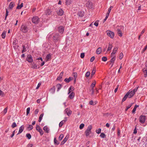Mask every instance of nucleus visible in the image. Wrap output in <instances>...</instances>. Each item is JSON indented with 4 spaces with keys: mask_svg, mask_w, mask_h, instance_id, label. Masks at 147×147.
Masks as SVG:
<instances>
[{
    "mask_svg": "<svg viewBox=\"0 0 147 147\" xmlns=\"http://www.w3.org/2000/svg\"><path fill=\"white\" fill-rule=\"evenodd\" d=\"M139 87V86L135 88L133 90H130L127 93L129 96V98H132L135 94L136 92L137 91Z\"/></svg>",
    "mask_w": 147,
    "mask_h": 147,
    "instance_id": "nucleus-1",
    "label": "nucleus"
},
{
    "mask_svg": "<svg viewBox=\"0 0 147 147\" xmlns=\"http://www.w3.org/2000/svg\"><path fill=\"white\" fill-rule=\"evenodd\" d=\"M53 38L55 42L59 41L60 38V36L58 33H53Z\"/></svg>",
    "mask_w": 147,
    "mask_h": 147,
    "instance_id": "nucleus-2",
    "label": "nucleus"
},
{
    "mask_svg": "<svg viewBox=\"0 0 147 147\" xmlns=\"http://www.w3.org/2000/svg\"><path fill=\"white\" fill-rule=\"evenodd\" d=\"M92 127L91 125H89L85 131V135L86 136H88L91 133V129Z\"/></svg>",
    "mask_w": 147,
    "mask_h": 147,
    "instance_id": "nucleus-3",
    "label": "nucleus"
},
{
    "mask_svg": "<svg viewBox=\"0 0 147 147\" xmlns=\"http://www.w3.org/2000/svg\"><path fill=\"white\" fill-rule=\"evenodd\" d=\"M20 30L23 33H26L28 31V29L26 25H22L21 26Z\"/></svg>",
    "mask_w": 147,
    "mask_h": 147,
    "instance_id": "nucleus-4",
    "label": "nucleus"
},
{
    "mask_svg": "<svg viewBox=\"0 0 147 147\" xmlns=\"http://www.w3.org/2000/svg\"><path fill=\"white\" fill-rule=\"evenodd\" d=\"M146 120V116L143 115H141L139 118L140 122L142 124L144 123Z\"/></svg>",
    "mask_w": 147,
    "mask_h": 147,
    "instance_id": "nucleus-5",
    "label": "nucleus"
},
{
    "mask_svg": "<svg viewBox=\"0 0 147 147\" xmlns=\"http://www.w3.org/2000/svg\"><path fill=\"white\" fill-rule=\"evenodd\" d=\"M39 21V19L37 16L34 17L32 19V21L35 24H38Z\"/></svg>",
    "mask_w": 147,
    "mask_h": 147,
    "instance_id": "nucleus-6",
    "label": "nucleus"
},
{
    "mask_svg": "<svg viewBox=\"0 0 147 147\" xmlns=\"http://www.w3.org/2000/svg\"><path fill=\"white\" fill-rule=\"evenodd\" d=\"M36 129L39 132L40 134L41 135H42L43 134V132L40 126L37 125L36 126Z\"/></svg>",
    "mask_w": 147,
    "mask_h": 147,
    "instance_id": "nucleus-7",
    "label": "nucleus"
},
{
    "mask_svg": "<svg viewBox=\"0 0 147 147\" xmlns=\"http://www.w3.org/2000/svg\"><path fill=\"white\" fill-rule=\"evenodd\" d=\"M107 35L111 38H113L114 36V33L113 32L110 31H107Z\"/></svg>",
    "mask_w": 147,
    "mask_h": 147,
    "instance_id": "nucleus-8",
    "label": "nucleus"
},
{
    "mask_svg": "<svg viewBox=\"0 0 147 147\" xmlns=\"http://www.w3.org/2000/svg\"><path fill=\"white\" fill-rule=\"evenodd\" d=\"M27 60L30 63H31L33 61V59L32 56L30 55H28L27 56Z\"/></svg>",
    "mask_w": 147,
    "mask_h": 147,
    "instance_id": "nucleus-9",
    "label": "nucleus"
},
{
    "mask_svg": "<svg viewBox=\"0 0 147 147\" xmlns=\"http://www.w3.org/2000/svg\"><path fill=\"white\" fill-rule=\"evenodd\" d=\"M64 112L68 116H69L72 113L71 111L68 108H66L65 109V110Z\"/></svg>",
    "mask_w": 147,
    "mask_h": 147,
    "instance_id": "nucleus-10",
    "label": "nucleus"
},
{
    "mask_svg": "<svg viewBox=\"0 0 147 147\" xmlns=\"http://www.w3.org/2000/svg\"><path fill=\"white\" fill-rule=\"evenodd\" d=\"M59 32L61 33L62 34L64 32V28L62 26H60L58 28Z\"/></svg>",
    "mask_w": 147,
    "mask_h": 147,
    "instance_id": "nucleus-11",
    "label": "nucleus"
},
{
    "mask_svg": "<svg viewBox=\"0 0 147 147\" xmlns=\"http://www.w3.org/2000/svg\"><path fill=\"white\" fill-rule=\"evenodd\" d=\"M57 14L59 16H62L63 13V11L61 9H60L59 10L57 11Z\"/></svg>",
    "mask_w": 147,
    "mask_h": 147,
    "instance_id": "nucleus-12",
    "label": "nucleus"
},
{
    "mask_svg": "<svg viewBox=\"0 0 147 147\" xmlns=\"http://www.w3.org/2000/svg\"><path fill=\"white\" fill-rule=\"evenodd\" d=\"M86 5L87 7L90 9L92 8V3L89 1H88L86 3Z\"/></svg>",
    "mask_w": 147,
    "mask_h": 147,
    "instance_id": "nucleus-13",
    "label": "nucleus"
},
{
    "mask_svg": "<svg viewBox=\"0 0 147 147\" xmlns=\"http://www.w3.org/2000/svg\"><path fill=\"white\" fill-rule=\"evenodd\" d=\"M24 129V126L23 125H22L19 128V132L17 135H18L19 134H21L23 131Z\"/></svg>",
    "mask_w": 147,
    "mask_h": 147,
    "instance_id": "nucleus-14",
    "label": "nucleus"
},
{
    "mask_svg": "<svg viewBox=\"0 0 147 147\" xmlns=\"http://www.w3.org/2000/svg\"><path fill=\"white\" fill-rule=\"evenodd\" d=\"M15 5V3L13 2H11L10 3L9 5V8L10 9H13Z\"/></svg>",
    "mask_w": 147,
    "mask_h": 147,
    "instance_id": "nucleus-15",
    "label": "nucleus"
},
{
    "mask_svg": "<svg viewBox=\"0 0 147 147\" xmlns=\"http://www.w3.org/2000/svg\"><path fill=\"white\" fill-rule=\"evenodd\" d=\"M73 78L72 77H69L68 78H66L65 79L64 81L66 83L69 82L71 80H72Z\"/></svg>",
    "mask_w": 147,
    "mask_h": 147,
    "instance_id": "nucleus-16",
    "label": "nucleus"
},
{
    "mask_svg": "<svg viewBox=\"0 0 147 147\" xmlns=\"http://www.w3.org/2000/svg\"><path fill=\"white\" fill-rule=\"evenodd\" d=\"M84 14V12L83 11H79L78 12V16L80 17H83Z\"/></svg>",
    "mask_w": 147,
    "mask_h": 147,
    "instance_id": "nucleus-17",
    "label": "nucleus"
},
{
    "mask_svg": "<svg viewBox=\"0 0 147 147\" xmlns=\"http://www.w3.org/2000/svg\"><path fill=\"white\" fill-rule=\"evenodd\" d=\"M31 68L33 69H37L39 68V67H38L36 64L34 63H32L31 64Z\"/></svg>",
    "mask_w": 147,
    "mask_h": 147,
    "instance_id": "nucleus-18",
    "label": "nucleus"
},
{
    "mask_svg": "<svg viewBox=\"0 0 147 147\" xmlns=\"http://www.w3.org/2000/svg\"><path fill=\"white\" fill-rule=\"evenodd\" d=\"M117 33L118 35L120 36H122V33L120 29L117 28Z\"/></svg>",
    "mask_w": 147,
    "mask_h": 147,
    "instance_id": "nucleus-19",
    "label": "nucleus"
},
{
    "mask_svg": "<svg viewBox=\"0 0 147 147\" xmlns=\"http://www.w3.org/2000/svg\"><path fill=\"white\" fill-rule=\"evenodd\" d=\"M51 54L49 53L47 55V61H49L51 59Z\"/></svg>",
    "mask_w": 147,
    "mask_h": 147,
    "instance_id": "nucleus-20",
    "label": "nucleus"
},
{
    "mask_svg": "<svg viewBox=\"0 0 147 147\" xmlns=\"http://www.w3.org/2000/svg\"><path fill=\"white\" fill-rule=\"evenodd\" d=\"M62 86V85L61 84H57L56 85V87L57 88V91H58L61 88Z\"/></svg>",
    "mask_w": 147,
    "mask_h": 147,
    "instance_id": "nucleus-21",
    "label": "nucleus"
},
{
    "mask_svg": "<svg viewBox=\"0 0 147 147\" xmlns=\"http://www.w3.org/2000/svg\"><path fill=\"white\" fill-rule=\"evenodd\" d=\"M68 138V137L67 138L66 136L63 140L61 142V145H63L67 141Z\"/></svg>",
    "mask_w": 147,
    "mask_h": 147,
    "instance_id": "nucleus-22",
    "label": "nucleus"
},
{
    "mask_svg": "<svg viewBox=\"0 0 147 147\" xmlns=\"http://www.w3.org/2000/svg\"><path fill=\"white\" fill-rule=\"evenodd\" d=\"M102 51V49L100 47H98L96 51V53L97 54H99Z\"/></svg>",
    "mask_w": 147,
    "mask_h": 147,
    "instance_id": "nucleus-23",
    "label": "nucleus"
},
{
    "mask_svg": "<svg viewBox=\"0 0 147 147\" xmlns=\"http://www.w3.org/2000/svg\"><path fill=\"white\" fill-rule=\"evenodd\" d=\"M55 91V86H53L51 88L50 90V92L52 94L54 93Z\"/></svg>",
    "mask_w": 147,
    "mask_h": 147,
    "instance_id": "nucleus-24",
    "label": "nucleus"
},
{
    "mask_svg": "<svg viewBox=\"0 0 147 147\" xmlns=\"http://www.w3.org/2000/svg\"><path fill=\"white\" fill-rule=\"evenodd\" d=\"M6 32V31L5 30H4L3 32L1 35L2 38H3L4 39L5 38V37Z\"/></svg>",
    "mask_w": 147,
    "mask_h": 147,
    "instance_id": "nucleus-25",
    "label": "nucleus"
},
{
    "mask_svg": "<svg viewBox=\"0 0 147 147\" xmlns=\"http://www.w3.org/2000/svg\"><path fill=\"white\" fill-rule=\"evenodd\" d=\"M96 68L95 67H94V68H93V69L92 70V72L91 75V76L92 77L95 74V73L96 72Z\"/></svg>",
    "mask_w": 147,
    "mask_h": 147,
    "instance_id": "nucleus-26",
    "label": "nucleus"
},
{
    "mask_svg": "<svg viewBox=\"0 0 147 147\" xmlns=\"http://www.w3.org/2000/svg\"><path fill=\"white\" fill-rule=\"evenodd\" d=\"M127 97H128L129 98V96L126 93L125 94V95L123 99H122V102H123L124 101H125L126 100V99Z\"/></svg>",
    "mask_w": 147,
    "mask_h": 147,
    "instance_id": "nucleus-27",
    "label": "nucleus"
},
{
    "mask_svg": "<svg viewBox=\"0 0 147 147\" xmlns=\"http://www.w3.org/2000/svg\"><path fill=\"white\" fill-rule=\"evenodd\" d=\"M138 105H135L132 111V113H135L136 108L139 107Z\"/></svg>",
    "mask_w": 147,
    "mask_h": 147,
    "instance_id": "nucleus-28",
    "label": "nucleus"
},
{
    "mask_svg": "<svg viewBox=\"0 0 147 147\" xmlns=\"http://www.w3.org/2000/svg\"><path fill=\"white\" fill-rule=\"evenodd\" d=\"M134 103H131L130 105H129L128 106L126 107V108L125 109V111H127L128 109L130 108L131 107L132 105Z\"/></svg>",
    "mask_w": 147,
    "mask_h": 147,
    "instance_id": "nucleus-29",
    "label": "nucleus"
},
{
    "mask_svg": "<svg viewBox=\"0 0 147 147\" xmlns=\"http://www.w3.org/2000/svg\"><path fill=\"white\" fill-rule=\"evenodd\" d=\"M74 92H72L71 94L69 95V97L71 99H73L74 96Z\"/></svg>",
    "mask_w": 147,
    "mask_h": 147,
    "instance_id": "nucleus-30",
    "label": "nucleus"
},
{
    "mask_svg": "<svg viewBox=\"0 0 147 147\" xmlns=\"http://www.w3.org/2000/svg\"><path fill=\"white\" fill-rule=\"evenodd\" d=\"M23 6V3H22L20 5L18 4L17 6L16 7V9H20L22 8Z\"/></svg>",
    "mask_w": 147,
    "mask_h": 147,
    "instance_id": "nucleus-31",
    "label": "nucleus"
},
{
    "mask_svg": "<svg viewBox=\"0 0 147 147\" xmlns=\"http://www.w3.org/2000/svg\"><path fill=\"white\" fill-rule=\"evenodd\" d=\"M118 48L117 47H114V49L113 50V52H112V54H115L116 52V51L118 49Z\"/></svg>",
    "mask_w": 147,
    "mask_h": 147,
    "instance_id": "nucleus-32",
    "label": "nucleus"
},
{
    "mask_svg": "<svg viewBox=\"0 0 147 147\" xmlns=\"http://www.w3.org/2000/svg\"><path fill=\"white\" fill-rule=\"evenodd\" d=\"M54 142L55 144L56 145L59 144V142L56 140L55 138L54 139Z\"/></svg>",
    "mask_w": 147,
    "mask_h": 147,
    "instance_id": "nucleus-33",
    "label": "nucleus"
},
{
    "mask_svg": "<svg viewBox=\"0 0 147 147\" xmlns=\"http://www.w3.org/2000/svg\"><path fill=\"white\" fill-rule=\"evenodd\" d=\"M100 137L102 138H105L106 137V135L103 133H101L100 136Z\"/></svg>",
    "mask_w": 147,
    "mask_h": 147,
    "instance_id": "nucleus-34",
    "label": "nucleus"
},
{
    "mask_svg": "<svg viewBox=\"0 0 147 147\" xmlns=\"http://www.w3.org/2000/svg\"><path fill=\"white\" fill-rule=\"evenodd\" d=\"M116 59L115 56H113L110 60V62L111 63H114V61H115Z\"/></svg>",
    "mask_w": 147,
    "mask_h": 147,
    "instance_id": "nucleus-35",
    "label": "nucleus"
},
{
    "mask_svg": "<svg viewBox=\"0 0 147 147\" xmlns=\"http://www.w3.org/2000/svg\"><path fill=\"white\" fill-rule=\"evenodd\" d=\"M43 115H44V114L43 113H42V114H41L40 115V117H39V120H38V122H40V121H41L42 119V117L43 116Z\"/></svg>",
    "mask_w": 147,
    "mask_h": 147,
    "instance_id": "nucleus-36",
    "label": "nucleus"
},
{
    "mask_svg": "<svg viewBox=\"0 0 147 147\" xmlns=\"http://www.w3.org/2000/svg\"><path fill=\"white\" fill-rule=\"evenodd\" d=\"M96 84V81L94 80L92 83L91 85V86L92 87V88H94Z\"/></svg>",
    "mask_w": 147,
    "mask_h": 147,
    "instance_id": "nucleus-37",
    "label": "nucleus"
},
{
    "mask_svg": "<svg viewBox=\"0 0 147 147\" xmlns=\"http://www.w3.org/2000/svg\"><path fill=\"white\" fill-rule=\"evenodd\" d=\"M96 102H93V101L92 100H91L89 102V104L90 105H94L96 104Z\"/></svg>",
    "mask_w": 147,
    "mask_h": 147,
    "instance_id": "nucleus-38",
    "label": "nucleus"
},
{
    "mask_svg": "<svg viewBox=\"0 0 147 147\" xmlns=\"http://www.w3.org/2000/svg\"><path fill=\"white\" fill-rule=\"evenodd\" d=\"M63 137L64 136L63 134H60L59 138V140L60 141H61L63 138Z\"/></svg>",
    "mask_w": 147,
    "mask_h": 147,
    "instance_id": "nucleus-39",
    "label": "nucleus"
},
{
    "mask_svg": "<svg viewBox=\"0 0 147 147\" xmlns=\"http://www.w3.org/2000/svg\"><path fill=\"white\" fill-rule=\"evenodd\" d=\"M112 47H112V45L111 44H109V46H108L107 50V51H109L111 50V49L112 48Z\"/></svg>",
    "mask_w": 147,
    "mask_h": 147,
    "instance_id": "nucleus-40",
    "label": "nucleus"
},
{
    "mask_svg": "<svg viewBox=\"0 0 147 147\" xmlns=\"http://www.w3.org/2000/svg\"><path fill=\"white\" fill-rule=\"evenodd\" d=\"M26 51V47L24 45H23V49L22 51V53H23L24 52Z\"/></svg>",
    "mask_w": 147,
    "mask_h": 147,
    "instance_id": "nucleus-41",
    "label": "nucleus"
},
{
    "mask_svg": "<svg viewBox=\"0 0 147 147\" xmlns=\"http://www.w3.org/2000/svg\"><path fill=\"white\" fill-rule=\"evenodd\" d=\"M26 136L28 139H31V136L30 134H26Z\"/></svg>",
    "mask_w": 147,
    "mask_h": 147,
    "instance_id": "nucleus-42",
    "label": "nucleus"
},
{
    "mask_svg": "<svg viewBox=\"0 0 147 147\" xmlns=\"http://www.w3.org/2000/svg\"><path fill=\"white\" fill-rule=\"evenodd\" d=\"M71 0H66V3L67 5H69L71 3Z\"/></svg>",
    "mask_w": 147,
    "mask_h": 147,
    "instance_id": "nucleus-43",
    "label": "nucleus"
},
{
    "mask_svg": "<svg viewBox=\"0 0 147 147\" xmlns=\"http://www.w3.org/2000/svg\"><path fill=\"white\" fill-rule=\"evenodd\" d=\"M123 56V54L122 53H121L120 54L119 56V59H121Z\"/></svg>",
    "mask_w": 147,
    "mask_h": 147,
    "instance_id": "nucleus-44",
    "label": "nucleus"
},
{
    "mask_svg": "<svg viewBox=\"0 0 147 147\" xmlns=\"http://www.w3.org/2000/svg\"><path fill=\"white\" fill-rule=\"evenodd\" d=\"M73 76L74 79H76L77 77V74L76 72L73 73Z\"/></svg>",
    "mask_w": 147,
    "mask_h": 147,
    "instance_id": "nucleus-45",
    "label": "nucleus"
},
{
    "mask_svg": "<svg viewBox=\"0 0 147 147\" xmlns=\"http://www.w3.org/2000/svg\"><path fill=\"white\" fill-rule=\"evenodd\" d=\"M84 126V123L81 124L80 125V129H82Z\"/></svg>",
    "mask_w": 147,
    "mask_h": 147,
    "instance_id": "nucleus-46",
    "label": "nucleus"
},
{
    "mask_svg": "<svg viewBox=\"0 0 147 147\" xmlns=\"http://www.w3.org/2000/svg\"><path fill=\"white\" fill-rule=\"evenodd\" d=\"M51 12V11L50 9H48L47 10V15H50Z\"/></svg>",
    "mask_w": 147,
    "mask_h": 147,
    "instance_id": "nucleus-47",
    "label": "nucleus"
},
{
    "mask_svg": "<svg viewBox=\"0 0 147 147\" xmlns=\"http://www.w3.org/2000/svg\"><path fill=\"white\" fill-rule=\"evenodd\" d=\"M102 60L103 61H106L107 60V58L106 57H103L102 58Z\"/></svg>",
    "mask_w": 147,
    "mask_h": 147,
    "instance_id": "nucleus-48",
    "label": "nucleus"
},
{
    "mask_svg": "<svg viewBox=\"0 0 147 147\" xmlns=\"http://www.w3.org/2000/svg\"><path fill=\"white\" fill-rule=\"evenodd\" d=\"M30 107H28L26 110V115H28L30 113Z\"/></svg>",
    "mask_w": 147,
    "mask_h": 147,
    "instance_id": "nucleus-49",
    "label": "nucleus"
},
{
    "mask_svg": "<svg viewBox=\"0 0 147 147\" xmlns=\"http://www.w3.org/2000/svg\"><path fill=\"white\" fill-rule=\"evenodd\" d=\"M17 126L15 122H13V123L11 125V127L13 128H14L16 127Z\"/></svg>",
    "mask_w": 147,
    "mask_h": 147,
    "instance_id": "nucleus-50",
    "label": "nucleus"
},
{
    "mask_svg": "<svg viewBox=\"0 0 147 147\" xmlns=\"http://www.w3.org/2000/svg\"><path fill=\"white\" fill-rule=\"evenodd\" d=\"M96 131L97 134H98L101 133V129L100 128H99L98 130H96Z\"/></svg>",
    "mask_w": 147,
    "mask_h": 147,
    "instance_id": "nucleus-51",
    "label": "nucleus"
},
{
    "mask_svg": "<svg viewBox=\"0 0 147 147\" xmlns=\"http://www.w3.org/2000/svg\"><path fill=\"white\" fill-rule=\"evenodd\" d=\"M90 74V73L89 71H87L85 74V76L86 77H88Z\"/></svg>",
    "mask_w": 147,
    "mask_h": 147,
    "instance_id": "nucleus-52",
    "label": "nucleus"
},
{
    "mask_svg": "<svg viewBox=\"0 0 147 147\" xmlns=\"http://www.w3.org/2000/svg\"><path fill=\"white\" fill-rule=\"evenodd\" d=\"M98 20L96 21L94 24V25L96 26H98Z\"/></svg>",
    "mask_w": 147,
    "mask_h": 147,
    "instance_id": "nucleus-53",
    "label": "nucleus"
},
{
    "mask_svg": "<svg viewBox=\"0 0 147 147\" xmlns=\"http://www.w3.org/2000/svg\"><path fill=\"white\" fill-rule=\"evenodd\" d=\"M7 108L6 107L5 108L4 110L3 111V112L4 113V114H5L7 111Z\"/></svg>",
    "mask_w": 147,
    "mask_h": 147,
    "instance_id": "nucleus-54",
    "label": "nucleus"
},
{
    "mask_svg": "<svg viewBox=\"0 0 147 147\" xmlns=\"http://www.w3.org/2000/svg\"><path fill=\"white\" fill-rule=\"evenodd\" d=\"M4 95V92L0 89V96H3Z\"/></svg>",
    "mask_w": 147,
    "mask_h": 147,
    "instance_id": "nucleus-55",
    "label": "nucleus"
},
{
    "mask_svg": "<svg viewBox=\"0 0 147 147\" xmlns=\"http://www.w3.org/2000/svg\"><path fill=\"white\" fill-rule=\"evenodd\" d=\"M64 123V122H63V121H61L59 123V127H61L62 125H63V124Z\"/></svg>",
    "mask_w": 147,
    "mask_h": 147,
    "instance_id": "nucleus-56",
    "label": "nucleus"
},
{
    "mask_svg": "<svg viewBox=\"0 0 147 147\" xmlns=\"http://www.w3.org/2000/svg\"><path fill=\"white\" fill-rule=\"evenodd\" d=\"M84 53H82L81 54V55H80V57H81L82 58H84Z\"/></svg>",
    "mask_w": 147,
    "mask_h": 147,
    "instance_id": "nucleus-57",
    "label": "nucleus"
},
{
    "mask_svg": "<svg viewBox=\"0 0 147 147\" xmlns=\"http://www.w3.org/2000/svg\"><path fill=\"white\" fill-rule=\"evenodd\" d=\"M147 49V45L143 49L142 53H144Z\"/></svg>",
    "mask_w": 147,
    "mask_h": 147,
    "instance_id": "nucleus-58",
    "label": "nucleus"
},
{
    "mask_svg": "<svg viewBox=\"0 0 147 147\" xmlns=\"http://www.w3.org/2000/svg\"><path fill=\"white\" fill-rule=\"evenodd\" d=\"M95 59V57L94 56H93L90 59V61L91 62H92Z\"/></svg>",
    "mask_w": 147,
    "mask_h": 147,
    "instance_id": "nucleus-59",
    "label": "nucleus"
},
{
    "mask_svg": "<svg viewBox=\"0 0 147 147\" xmlns=\"http://www.w3.org/2000/svg\"><path fill=\"white\" fill-rule=\"evenodd\" d=\"M28 128L30 129V130H31L33 129V127L31 125H29V127Z\"/></svg>",
    "mask_w": 147,
    "mask_h": 147,
    "instance_id": "nucleus-60",
    "label": "nucleus"
},
{
    "mask_svg": "<svg viewBox=\"0 0 147 147\" xmlns=\"http://www.w3.org/2000/svg\"><path fill=\"white\" fill-rule=\"evenodd\" d=\"M62 76L59 75V76L57 78V80H60L62 78Z\"/></svg>",
    "mask_w": 147,
    "mask_h": 147,
    "instance_id": "nucleus-61",
    "label": "nucleus"
},
{
    "mask_svg": "<svg viewBox=\"0 0 147 147\" xmlns=\"http://www.w3.org/2000/svg\"><path fill=\"white\" fill-rule=\"evenodd\" d=\"M38 109H36L35 110L34 112V113L35 115H36L38 114Z\"/></svg>",
    "mask_w": 147,
    "mask_h": 147,
    "instance_id": "nucleus-62",
    "label": "nucleus"
},
{
    "mask_svg": "<svg viewBox=\"0 0 147 147\" xmlns=\"http://www.w3.org/2000/svg\"><path fill=\"white\" fill-rule=\"evenodd\" d=\"M41 82H39L38 83L37 87H36V89H38L39 88L40 86L41 85Z\"/></svg>",
    "mask_w": 147,
    "mask_h": 147,
    "instance_id": "nucleus-63",
    "label": "nucleus"
},
{
    "mask_svg": "<svg viewBox=\"0 0 147 147\" xmlns=\"http://www.w3.org/2000/svg\"><path fill=\"white\" fill-rule=\"evenodd\" d=\"M33 146V144H29L27 145V147H32Z\"/></svg>",
    "mask_w": 147,
    "mask_h": 147,
    "instance_id": "nucleus-64",
    "label": "nucleus"
}]
</instances>
